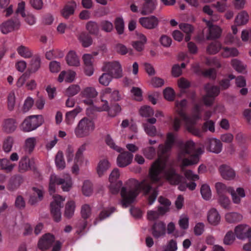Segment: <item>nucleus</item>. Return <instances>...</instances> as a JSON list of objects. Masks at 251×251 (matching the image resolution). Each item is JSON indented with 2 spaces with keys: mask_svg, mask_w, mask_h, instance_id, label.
<instances>
[{
  "mask_svg": "<svg viewBox=\"0 0 251 251\" xmlns=\"http://www.w3.org/2000/svg\"><path fill=\"white\" fill-rule=\"evenodd\" d=\"M176 139V135L172 133H169L167 135V139L165 144H160L158 146L157 155L158 158L151 164L149 169V177L152 184H155L158 186L163 184L162 178L163 174L165 173L166 179L173 185L180 184L183 179L182 176L176 174L173 169H169L165 172L167 168H169L170 163L168 157L165 154L169 151L173 147Z\"/></svg>",
  "mask_w": 251,
  "mask_h": 251,
  "instance_id": "nucleus-1",
  "label": "nucleus"
},
{
  "mask_svg": "<svg viewBox=\"0 0 251 251\" xmlns=\"http://www.w3.org/2000/svg\"><path fill=\"white\" fill-rule=\"evenodd\" d=\"M143 190L146 194L150 193L148 198V203L152 205L155 201L158 195L156 189H152L151 183L147 180L139 182L135 179H129L125 186L121 188V195L122 198L121 204L124 207H127L133 202L138 196L140 190Z\"/></svg>",
  "mask_w": 251,
  "mask_h": 251,
  "instance_id": "nucleus-2",
  "label": "nucleus"
},
{
  "mask_svg": "<svg viewBox=\"0 0 251 251\" xmlns=\"http://www.w3.org/2000/svg\"><path fill=\"white\" fill-rule=\"evenodd\" d=\"M187 104V102L185 100L176 102V111L183 121L186 129L194 135L201 137L203 134L202 131L196 127L195 125L198 120L201 119L202 105L196 104L192 109V115L189 116L183 111V109L186 107Z\"/></svg>",
  "mask_w": 251,
  "mask_h": 251,
  "instance_id": "nucleus-3",
  "label": "nucleus"
},
{
  "mask_svg": "<svg viewBox=\"0 0 251 251\" xmlns=\"http://www.w3.org/2000/svg\"><path fill=\"white\" fill-rule=\"evenodd\" d=\"M195 149V143L192 140H188L180 146L177 155V158L180 162V167L183 171L185 167L192 166L198 163L200 156L203 153L201 148L197 149L193 154Z\"/></svg>",
  "mask_w": 251,
  "mask_h": 251,
  "instance_id": "nucleus-4",
  "label": "nucleus"
},
{
  "mask_svg": "<svg viewBox=\"0 0 251 251\" xmlns=\"http://www.w3.org/2000/svg\"><path fill=\"white\" fill-rule=\"evenodd\" d=\"M73 184L72 177L69 174H64L62 176L51 174L50 177L49 193L50 195H52L55 192L56 185H61L63 191L68 192L72 188Z\"/></svg>",
  "mask_w": 251,
  "mask_h": 251,
  "instance_id": "nucleus-5",
  "label": "nucleus"
},
{
  "mask_svg": "<svg viewBox=\"0 0 251 251\" xmlns=\"http://www.w3.org/2000/svg\"><path fill=\"white\" fill-rule=\"evenodd\" d=\"M95 127L94 122L91 119L84 117L78 122L74 129V133L77 138H85L92 133Z\"/></svg>",
  "mask_w": 251,
  "mask_h": 251,
  "instance_id": "nucleus-6",
  "label": "nucleus"
},
{
  "mask_svg": "<svg viewBox=\"0 0 251 251\" xmlns=\"http://www.w3.org/2000/svg\"><path fill=\"white\" fill-rule=\"evenodd\" d=\"M101 70L110 74L114 78H120L123 76L122 65L118 61L104 62Z\"/></svg>",
  "mask_w": 251,
  "mask_h": 251,
  "instance_id": "nucleus-7",
  "label": "nucleus"
},
{
  "mask_svg": "<svg viewBox=\"0 0 251 251\" xmlns=\"http://www.w3.org/2000/svg\"><path fill=\"white\" fill-rule=\"evenodd\" d=\"M142 6L139 8L135 3L130 6L131 11L134 13H140L142 15H147L152 13L157 6L156 0H144Z\"/></svg>",
  "mask_w": 251,
  "mask_h": 251,
  "instance_id": "nucleus-8",
  "label": "nucleus"
},
{
  "mask_svg": "<svg viewBox=\"0 0 251 251\" xmlns=\"http://www.w3.org/2000/svg\"><path fill=\"white\" fill-rule=\"evenodd\" d=\"M65 200V198L59 195L55 194L52 196V201L50 204V212L56 222L61 219V209L63 207Z\"/></svg>",
  "mask_w": 251,
  "mask_h": 251,
  "instance_id": "nucleus-9",
  "label": "nucleus"
},
{
  "mask_svg": "<svg viewBox=\"0 0 251 251\" xmlns=\"http://www.w3.org/2000/svg\"><path fill=\"white\" fill-rule=\"evenodd\" d=\"M44 122L41 115H33L25 119L21 126V129L24 132H29L35 130Z\"/></svg>",
  "mask_w": 251,
  "mask_h": 251,
  "instance_id": "nucleus-10",
  "label": "nucleus"
},
{
  "mask_svg": "<svg viewBox=\"0 0 251 251\" xmlns=\"http://www.w3.org/2000/svg\"><path fill=\"white\" fill-rule=\"evenodd\" d=\"M204 89L206 94L202 96V100L204 105L210 106L213 104L215 98L219 95V88L210 84H207L204 86Z\"/></svg>",
  "mask_w": 251,
  "mask_h": 251,
  "instance_id": "nucleus-11",
  "label": "nucleus"
},
{
  "mask_svg": "<svg viewBox=\"0 0 251 251\" xmlns=\"http://www.w3.org/2000/svg\"><path fill=\"white\" fill-rule=\"evenodd\" d=\"M120 176V171L117 168L114 169L109 175V189L113 194L118 193L123 184L122 181L119 180Z\"/></svg>",
  "mask_w": 251,
  "mask_h": 251,
  "instance_id": "nucleus-12",
  "label": "nucleus"
},
{
  "mask_svg": "<svg viewBox=\"0 0 251 251\" xmlns=\"http://www.w3.org/2000/svg\"><path fill=\"white\" fill-rule=\"evenodd\" d=\"M236 238L241 240H251V227L247 224H240L234 228Z\"/></svg>",
  "mask_w": 251,
  "mask_h": 251,
  "instance_id": "nucleus-13",
  "label": "nucleus"
},
{
  "mask_svg": "<svg viewBox=\"0 0 251 251\" xmlns=\"http://www.w3.org/2000/svg\"><path fill=\"white\" fill-rule=\"evenodd\" d=\"M218 171L221 176L225 180H231L235 178V171L228 165L221 164L218 168Z\"/></svg>",
  "mask_w": 251,
  "mask_h": 251,
  "instance_id": "nucleus-14",
  "label": "nucleus"
},
{
  "mask_svg": "<svg viewBox=\"0 0 251 251\" xmlns=\"http://www.w3.org/2000/svg\"><path fill=\"white\" fill-rule=\"evenodd\" d=\"M139 22L144 28L152 29L158 26L159 20L156 16L152 15L149 17L140 18Z\"/></svg>",
  "mask_w": 251,
  "mask_h": 251,
  "instance_id": "nucleus-15",
  "label": "nucleus"
},
{
  "mask_svg": "<svg viewBox=\"0 0 251 251\" xmlns=\"http://www.w3.org/2000/svg\"><path fill=\"white\" fill-rule=\"evenodd\" d=\"M151 232L155 238L164 237L166 234V224L162 221L154 223L151 229Z\"/></svg>",
  "mask_w": 251,
  "mask_h": 251,
  "instance_id": "nucleus-16",
  "label": "nucleus"
},
{
  "mask_svg": "<svg viewBox=\"0 0 251 251\" xmlns=\"http://www.w3.org/2000/svg\"><path fill=\"white\" fill-rule=\"evenodd\" d=\"M85 149V145H82L77 150L74 158V165L72 168V172L73 174H78L79 171L78 164H80L84 159L83 153Z\"/></svg>",
  "mask_w": 251,
  "mask_h": 251,
  "instance_id": "nucleus-17",
  "label": "nucleus"
},
{
  "mask_svg": "<svg viewBox=\"0 0 251 251\" xmlns=\"http://www.w3.org/2000/svg\"><path fill=\"white\" fill-rule=\"evenodd\" d=\"M133 157V154L128 151L121 152L117 158V164L119 167H125L131 163Z\"/></svg>",
  "mask_w": 251,
  "mask_h": 251,
  "instance_id": "nucleus-18",
  "label": "nucleus"
},
{
  "mask_svg": "<svg viewBox=\"0 0 251 251\" xmlns=\"http://www.w3.org/2000/svg\"><path fill=\"white\" fill-rule=\"evenodd\" d=\"M229 194L233 203L239 204L241 202V199L246 197L245 189L242 187H237L235 190L231 187L229 189Z\"/></svg>",
  "mask_w": 251,
  "mask_h": 251,
  "instance_id": "nucleus-19",
  "label": "nucleus"
},
{
  "mask_svg": "<svg viewBox=\"0 0 251 251\" xmlns=\"http://www.w3.org/2000/svg\"><path fill=\"white\" fill-rule=\"evenodd\" d=\"M203 21L208 27L209 34L207 38L209 39L220 38L222 33V29L217 25H214L210 21H208L204 19Z\"/></svg>",
  "mask_w": 251,
  "mask_h": 251,
  "instance_id": "nucleus-20",
  "label": "nucleus"
},
{
  "mask_svg": "<svg viewBox=\"0 0 251 251\" xmlns=\"http://www.w3.org/2000/svg\"><path fill=\"white\" fill-rule=\"evenodd\" d=\"M17 127L16 120L13 118H7L3 120L1 124L2 131L7 134L14 132Z\"/></svg>",
  "mask_w": 251,
  "mask_h": 251,
  "instance_id": "nucleus-21",
  "label": "nucleus"
},
{
  "mask_svg": "<svg viewBox=\"0 0 251 251\" xmlns=\"http://www.w3.org/2000/svg\"><path fill=\"white\" fill-rule=\"evenodd\" d=\"M147 42L145 35L142 33H136V40L132 41L131 43L132 47L138 52L142 51L144 50L145 45Z\"/></svg>",
  "mask_w": 251,
  "mask_h": 251,
  "instance_id": "nucleus-22",
  "label": "nucleus"
},
{
  "mask_svg": "<svg viewBox=\"0 0 251 251\" xmlns=\"http://www.w3.org/2000/svg\"><path fill=\"white\" fill-rule=\"evenodd\" d=\"M20 22L19 20L15 21L10 20L3 23L0 27L1 32L4 34H7L14 30L18 29L20 26Z\"/></svg>",
  "mask_w": 251,
  "mask_h": 251,
  "instance_id": "nucleus-23",
  "label": "nucleus"
},
{
  "mask_svg": "<svg viewBox=\"0 0 251 251\" xmlns=\"http://www.w3.org/2000/svg\"><path fill=\"white\" fill-rule=\"evenodd\" d=\"M98 93L94 87H88L85 88L81 92L82 97L86 98L88 100H84V102L91 105L93 103L92 99L98 96Z\"/></svg>",
  "mask_w": 251,
  "mask_h": 251,
  "instance_id": "nucleus-24",
  "label": "nucleus"
},
{
  "mask_svg": "<svg viewBox=\"0 0 251 251\" xmlns=\"http://www.w3.org/2000/svg\"><path fill=\"white\" fill-rule=\"evenodd\" d=\"M54 241V236L50 234H46L40 239L38 246L41 250H46L49 249Z\"/></svg>",
  "mask_w": 251,
  "mask_h": 251,
  "instance_id": "nucleus-25",
  "label": "nucleus"
},
{
  "mask_svg": "<svg viewBox=\"0 0 251 251\" xmlns=\"http://www.w3.org/2000/svg\"><path fill=\"white\" fill-rule=\"evenodd\" d=\"M207 218L208 223L212 226L218 225L221 221V216L217 211L214 208H211L207 212Z\"/></svg>",
  "mask_w": 251,
  "mask_h": 251,
  "instance_id": "nucleus-26",
  "label": "nucleus"
},
{
  "mask_svg": "<svg viewBox=\"0 0 251 251\" xmlns=\"http://www.w3.org/2000/svg\"><path fill=\"white\" fill-rule=\"evenodd\" d=\"M32 192L30 196L29 202L31 204H34L42 201L44 197V191L42 188L33 187Z\"/></svg>",
  "mask_w": 251,
  "mask_h": 251,
  "instance_id": "nucleus-27",
  "label": "nucleus"
},
{
  "mask_svg": "<svg viewBox=\"0 0 251 251\" xmlns=\"http://www.w3.org/2000/svg\"><path fill=\"white\" fill-rule=\"evenodd\" d=\"M76 73L75 71L72 70H67L62 71L58 77V81L62 82L65 80L67 82H73L75 77Z\"/></svg>",
  "mask_w": 251,
  "mask_h": 251,
  "instance_id": "nucleus-28",
  "label": "nucleus"
},
{
  "mask_svg": "<svg viewBox=\"0 0 251 251\" xmlns=\"http://www.w3.org/2000/svg\"><path fill=\"white\" fill-rule=\"evenodd\" d=\"M82 111V108L78 106L69 112H67L65 114V123L68 125H72L75 122V120L78 113H80Z\"/></svg>",
  "mask_w": 251,
  "mask_h": 251,
  "instance_id": "nucleus-29",
  "label": "nucleus"
},
{
  "mask_svg": "<svg viewBox=\"0 0 251 251\" xmlns=\"http://www.w3.org/2000/svg\"><path fill=\"white\" fill-rule=\"evenodd\" d=\"M110 166V163L107 159L103 158L100 160L97 167V172L99 176H102Z\"/></svg>",
  "mask_w": 251,
  "mask_h": 251,
  "instance_id": "nucleus-30",
  "label": "nucleus"
},
{
  "mask_svg": "<svg viewBox=\"0 0 251 251\" xmlns=\"http://www.w3.org/2000/svg\"><path fill=\"white\" fill-rule=\"evenodd\" d=\"M67 64L71 66L78 67L80 66V62L79 59L76 52L74 50L70 51L66 57Z\"/></svg>",
  "mask_w": 251,
  "mask_h": 251,
  "instance_id": "nucleus-31",
  "label": "nucleus"
},
{
  "mask_svg": "<svg viewBox=\"0 0 251 251\" xmlns=\"http://www.w3.org/2000/svg\"><path fill=\"white\" fill-rule=\"evenodd\" d=\"M208 150L212 152L219 153L222 151V144L220 140L216 138L209 139Z\"/></svg>",
  "mask_w": 251,
  "mask_h": 251,
  "instance_id": "nucleus-32",
  "label": "nucleus"
},
{
  "mask_svg": "<svg viewBox=\"0 0 251 251\" xmlns=\"http://www.w3.org/2000/svg\"><path fill=\"white\" fill-rule=\"evenodd\" d=\"M249 20V15L246 11L243 10L236 16L234 23L237 25H243L247 24Z\"/></svg>",
  "mask_w": 251,
  "mask_h": 251,
  "instance_id": "nucleus-33",
  "label": "nucleus"
},
{
  "mask_svg": "<svg viewBox=\"0 0 251 251\" xmlns=\"http://www.w3.org/2000/svg\"><path fill=\"white\" fill-rule=\"evenodd\" d=\"M38 137H30L25 139V141L24 148L26 152L30 153L34 150L37 142Z\"/></svg>",
  "mask_w": 251,
  "mask_h": 251,
  "instance_id": "nucleus-34",
  "label": "nucleus"
},
{
  "mask_svg": "<svg viewBox=\"0 0 251 251\" xmlns=\"http://www.w3.org/2000/svg\"><path fill=\"white\" fill-rule=\"evenodd\" d=\"M225 219L228 223H235L241 221L243 216L238 212H228L225 215Z\"/></svg>",
  "mask_w": 251,
  "mask_h": 251,
  "instance_id": "nucleus-35",
  "label": "nucleus"
},
{
  "mask_svg": "<svg viewBox=\"0 0 251 251\" xmlns=\"http://www.w3.org/2000/svg\"><path fill=\"white\" fill-rule=\"evenodd\" d=\"M76 8V4L75 2H73L72 5H65L61 11L62 16L65 19L73 15L75 9Z\"/></svg>",
  "mask_w": 251,
  "mask_h": 251,
  "instance_id": "nucleus-36",
  "label": "nucleus"
},
{
  "mask_svg": "<svg viewBox=\"0 0 251 251\" xmlns=\"http://www.w3.org/2000/svg\"><path fill=\"white\" fill-rule=\"evenodd\" d=\"M75 208V203L74 201L71 200L67 202L65 207V215L68 218L72 217Z\"/></svg>",
  "mask_w": 251,
  "mask_h": 251,
  "instance_id": "nucleus-37",
  "label": "nucleus"
},
{
  "mask_svg": "<svg viewBox=\"0 0 251 251\" xmlns=\"http://www.w3.org/2000/svg\"><path fill=\"white\" fill-rule=\"evenodd\" d=\"M215 187L218 196L224 195L226 192L229 194V189L231 188V186H227L225 184L221 182L216 183Z\"/></svg>",
  "mask_w": 251,
  "mask_h": 251,
  "instance_id": "nucleus-38",
  "label": "nucleus"
},
{
  "mask_svg": "<svg viewBox=\"0 0 251 251\" xmlns=\"http://www.w3.org/2000/svg\"><path fill=\"white\" fill-rule=\"evenodd\" d=\"M15 165L12 164L6 158L0 159V170H4L6 172H11Z\"/></svg>",
  "mask_w": 251,
  "mask_h": 251,
  "instance_id": "nucleus-39",
  "label": "nucleus"
},
{
  "mask_svg": "<svg viewBox=\"0 0 251 251\" xmlns=\"http://www.w3.org/2000/svg\"><path fill=\"white\" fill-rule=\"evenodd\" d=\"M55 163L56 166L59 170H63L66 167V163L64 158V154L62 151H59L57 153Z\"/></svg>",
  "mask_w": 251,
  "mask_h": 251,
  "instance_id": "nucleus-40",
  "label": "nucleus"
},
{
  "mask_svg": "<svg viewBox=\"0 0 251 251\" xmlns=\"http://www.w3.org/2000/svg\"><path fill=\"white\" fill-rule=\"evenodd\" d=\"M78 39L83 47H89L92 43V38L85 32H81L78 36Z\"/></svg>",
  "mask_w": 251,
  "mask_h": 251,
  "instance_id": "nucleus-41",
  "label": "nucleus"
},
{
  "mask_svg": "<svg viewBox=\"0 0 251 251\" xmlns=\"http://www.w3.org/2000/svg\"><path fill=\"white\" fill-rule=\"evenodd\" d=\"M222 48L221 43L217 41L210 44L206 48V52L208 54H215L218 52Z\"/></svg>",
  "mask_w": 251,
  "mask_h": 251,
  "instance_id": "nucleus-42",
  "label": "nucleus"
},
{
  "mask_svg": "<svg viewBox=\"0 0 251 251\" xmlns=\"http://www.w3.org/2000/svg\"><path fill=\"white\" fill-rule=\"evenodd\" d=\"M86 29L88 32L93 35H97L99 32V28L97 22L89 21L86 24Z\"/></svg>",
  "mask_w": 251,
  "mask_h": 251,
  "instance_id": "nucleus-43",
  "label": "nucleus"
},
{
  "mask_svg": "<svg viewBox=\"0 0 251 251\" xmlns=\"http://www.w3.org/2000/svg\"><path fill=\"white\" fill-rule=\"evenodd\" d=\"M18 54L22 57L28 58L32 56V52L27 47L21 45L17 48Z\"/></svg>",
  "mask_w": 251,
  "mask_h": 251,
  "instance_id": "nucleus-44",
  "label": "nucleus"
},
{
  "mask_svg": "<svg viewBox=\"0 0 251 251\" xmlns=\"http://www.w3.org/2000/svg\"><path fill=\"white\" fill-rule=\"evenodd\" d=\"M231 65L233 69L239 73H244L246 72V66L237 59H232L231 61Z\"/></svg>",
  "mask_w": 251,
  "mask_h": 251,
  "instance_id": "nucleus-45",
  "label": "nucleus"
},
{
  "mask_svg": "<svg viewBox=\"0 0 251 251\" xmlns=\"http://www.w3.org/2000/svg\"><path fill=\"white\" fill-rule=\"evenodd\" d=\"M238 50L234 48H223L222 56L224 58H228L232 56H237L239 54Z\"/></svg>",
  "mask_w": 251,
  "mask_h": 251,
  "instance_id": "nucleus-46",
  "label": "nucleus"
},
{
  "mask_svg": "<svg viewBox=\"0 0 251 251\" xmlns=\"http://www.w3.org/2000/svg\"><path fill=\"white\" fill-rule=\"evenodd\" d=\"M114 211V207H110L102 210L100 213L99 217L95 220L94 224L96 225L99 222L105 219L107 217H108Z\"/></svg>",
  "mask_w": 251,
  "mask_h": 251,
  "instance_id": "nucleus-47",
  "label": "nucleus"
},
{
  "mask_svg": "<svg viewBox=\"0 0 251 251\" xmlns=\"http://www.w3.org/2000/svg\"><path fill=\"white\" fill-rule=\"evenodd\" d=\"M235 232L231 230H229L226 232L224 239L223 243L226 245H231L233 244L236 239Z\"/></svg>",
  "mask_w": 251,
  "mask_h": 251,
  "instance_id": "nucleus-48",
  "label": "nucleus"
},
{
  "mask_svg": "<svg viewBox=\"0 0 251 251\" xmlns=\"http://www.w3.org/2000/svg\"><path fill=\"white\" fill-rule=\"evenodd\" d=\"M115 51L122 55H126L129 53L130 55H132V50L131 49H128L126 47L121 43L117 44L114 47Z\"/></svg>",
  "mask_w": 251,
  "mask_h": 251,
  "instance_id": "nucleus-49",
  "label": "nucleus"
},
{
  "mask_svg": "<svg viewBox=\"0 0 251 251\" xmlns=\"http://www.w3.org/2000/svg\"><path fill=\"white\" fill-rule=\"evenodd\" d=\"M201 193L202 198L205 200H209L211 198V191L210 186L207 184H204L201 185Z\"/></svg>",
  "mask_w": 251,
  "mask_h": 251,
  "instance_id": "nucleus-50",
  "label": "nucleus"
},
{
  "mask_svg": "<svg viewBox=\"0 0 251 251\" xmlns=\"http://www.w3.org/2000/svg\"><path fill=\"white\" fill-rule=\"evenodd\" d=\"M93 192V185L89 180H85L83 182L82 187V192L83 194L87 197L90 196Z\"/></svg>",
  "mask_w": 251,
  "mask_h": 251,
  "instance_id": "nucleus-51",
  "label": "nucleus"
},
{
  "mask_svg": "<svg viewBox=\"0 0 251 251\" xmlns=\"http://www.w3.org/2000/svg\"><path fill=\"white\" fill-rule=\"evenodd\" d=\"M116 29L119 34L124 33L125 28L124 21L122 17H116L114 21Z\"/></svg>",
  "mask_w": 251,
  "mask_h": 251,
  "instance_id": "nucleus-52",
  "label": "nucleus"
},
{
  "mask_svg": "<svg viewBox=\"0 0 251 251\" xmlns=\"http://www.w3.org/2000/svg\"><path fill=\"white\" fill-rule=\"evenodd\" d=\"M113 78L110 74L105 72L99 77V82L101 85L106 86L109 84Z\"/></svg>",
  "mask_w": 251,
  "mask_h": 251,
  "instance_id": "nucleus-53",
  "label": "nucleus"
},
{
  "mask_svg": "<svg viewBox=\"0 0 251 251\" xmlns=\"http://www.w3.org/2000/svg\"><path fill=\"white\" fill-rule=\"evenodd\" d=\"M80 214L83 219H88L92 214V208L91 206L87 204L82 205L81 207Z\"/></svg>",
  "mask_w": 251,
  "mask_h": 251,
  "instance_id": "nucleus-54",
  "label": "nucleus"
},
{
  "mask_svg": "<svg viewBox=\"0 0 251 251\" xmlns=\"http://www.w3.org/2000/svg\"><path fill=\"white\" fill-rule=\"evenodd\" d=\"M139 113L142 117H149L153 115L154 111L150 106L144 105L141 107Z\"/></svg>",
  "mask_w": 251,
  "mask_h": 251,
  "instance_id": "nucleus-55",
  "label": "nucleus"
},
{
  "mask_svg": "<svg viewBox=\"0 0 251 251\" xmlns=\"http://www.w3.org/2000/svg\"><path fill=\"white\" fill-rule=\"evenodd\" d=\"M40 59L39 57L33 58L30 63V71L31 73H35L38 70L40 67Z\"/></svg>",
  "mask_w": 251,
  "mask_h": 251,
  "instance_id": "nucleus-56",
  "label": "nucleus"
},
{
  "mask_svg": "<svg viewBox=\"0 0 251 251\" xmlns=\"http://www.w3.org/2000/svg\"><path fill=\"white\" fill-rule=\"evenodd\" d=\"M142 152L145 156L149 159H152L156 155L155 149L152 147H149L143 149Z\"/></svg>",
  "mask_w": 251,
  "mask_h": 251,
  "instance_id": "nucleus-57",
  "label": "nucleus"
},
{
  "mask_svg": "<svg viewBox=\"0 0 251 251\" xmlns=\"http://www.w3.org/2000/svg\"><path fill=\"white\" fill-rule=\"evenodd\" d=\"M13 142V138L11 136H8L4 140L2 148L5 152H9L11 151Z\"/></svg>",
  "mask_w": 251,
  "mask_h": 251,
  "instance_id": "nucleus-58",
  "label": "nucleus"
},
{
  "mask_svg": "<svg viewBox=\"0 0 251 251\" xmlns=\"http://www.w3.org/2000/svg\"><path fill=\"white\" fill-rule=\"evenodd\" d=\"M143 126L145 131L148 135L153 137L157 135V130L155 126L145 123L143 124Z\"/></svg>",
  "mask_w": 251,
  "mask_h": 251,
  "instance_id": "nucleus-59",
  "label": "nucleus"
},
{
  "mask_svg": "<svg viewBox=\"0 0 251 251\" xmlns=\"http://www.w3.org/2000/svg\"><path fill=\"white\" fill-rule=\"evenodd\" d=\"M100 100L99 102V105L95 107V109L99 111H107L109 110L110 107L106 100L104 99H100Z\"/></svg>",
  "mask_w": 251,
  "mask_h": 251,
  "instance_id": "nucleus-60",
  "label": "nucleus"
},
{
  "mask_svg": "<svg viewBox=\"0 0 251 251\" xmlns=\"http://www.w3.org/2000/svg\"><path fill=\"white\" fill-rule=\"evenodd\" d=\"M80 90V88L78 85H71L65 91L66 95L70 97L76 95Z\"/></svg>",
  "mask_w": 251,
  "mask_h": 251,
  "instance_id": "nucleus-61",
  "label": "nucleus"
},
{
  "mask_svg": "<svg viewBox=\"0 0 251 251\" xmlns=\"http://www.w3.org/2000/svg\"><path fill=\"white\" fill-rule=\"evenodd\" d=\"M15 94L14 91L10 92L7 96V107L9 110L12 111L15 105Z\"/></svg>",
  "mask_w": 251,
  "mask_h": 251,
  "instance_id": "nucleus-62",
  "label": "nucleus"
},
{
  "mask_svg": "<svg viewBox=\"0 0 251 251\" xmlns=\"http://www.w3.org/2000/svg\"><path fill=\"white\" fill-rule=\"evenodd\" d=\"M100 25L101 29L106 32H111L113 29V24L108 20L101 21Z\"/></svg>",
  "mask_w": 251,
  "mask_h": 251,
  "instance_id": "nucleus-63",
  "label": "nucleus"
},
{
  "mask_svg": "<svg viewBox=\"0 0 251 251\" xmlns=\"http://www.w3.org/2000/svg\"><path fill=\"white\" fill-rule=\"evenodd\" d=\"M30 168L29 160L28 158L24 157L22 158L19 162V168L20 172H24Z\"/></svg>",
  "mask_w": 251,
  "mask_h": 251,
  "instance_id": "nucleus-64",
  "label": "nucleus"
}]
</instances>
